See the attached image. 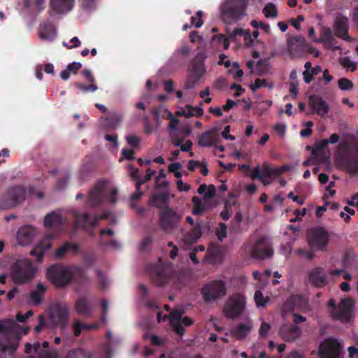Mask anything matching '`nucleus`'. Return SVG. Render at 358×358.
I'll return each mask as SVG.
<instances>
[{
    "label": "nucleus",
    "mask_w": 358,
    "mask_h": 358,
    "mask_svg": "<svg viewBox=\"0 0 358 358\" xmlns=\"http://www.w3.org/2000/svg\"><path fill=\"white\" fill-rule=\"evenodd\" d=\"M335 157L338 168L350 174L358 173V147L356 152H353L348 143L342 142L338 146Z\"/></svg>",
    "instance_id": "1"
},
{
    "label": "nucleus",
    "mask_w": 358,
    "mask_h": 358,
    "mask_svg": "<svg viewBox=\"0 0 358 358\" xmlns=\"http://www.w3.org/2000/svg\"><path fill=\"white\" fill-rule=\"evenodd\" d=\"M248 0H225L220 8L221 17L227 24H234L246 15Z\"/></svg>",
    "instance_id": "2"
},
{
    "label": "nucleus",
    "mask_w": 358,
    "mask_h": 358,
    "mask_svg": "<svg viewBox=\"0 0 358 358\" xmlns=\"http://www.w3.org/2000/svg\"><path fill=\"white\" fill-rule=\"evenodd\" d=\"M71 266L57 263L46 269L48 280L57 289H63L72 282Z\"/></svg>",
    "instance_id": "3"
},
{
    "label": "nucleus",
    "mask_w": 358,
    "mask_h": 358,
    "mask_svg": "<svg viewBox=\"0 0 358 358\" xmlns=\"http://www.w3.org/2000/svg\"><path fill=\"white\" fill-rule=\"evenodd\" d=\"M206 56L204 52H199L191 62L189 73L185 83L187 90L194 88L206 72L204 62Z\"/></svg>",
    "instance_id": "4"
},
{
    "label": "nucleus",
    "mask_w": 358,
    "mask_h": 358,
    "mask_svg": "<svg viewBox=\"0 0 358 358\" xmlns=\"http://www.w3.org/2000/svg\"><path fill=\"white\" fill-rule=\"evenodd\" d=\"M15 325V322L13 320L0 321V333L4 334L6 338L5 342L0 341V349L3 352L13 353L18 347L19 335L10 334Z\"/></svg>",
    "instance_id": "5"
},
{
    "label": "nucleus",
    "mask_w": 358,
    "mask_h": 358,
    "mask_svg": "<svg viewBox=\"0 0 358 358\" xmlns=\"http://www.w3.org/2000/svg\"><path fill=\"white\" fill-rule=\"evenodd\" d=\"M246 306L245 297L237 293L229 297L223 307V313L229 319H236L241 315Z\"/></svg>",
    "instance_id": "6"
},
{
    "label": "nucleus",
    "mask_w": 358,
    "mask_h": 358,
    "mask_svg": "<svg viewBox=\"0 0 358 358\" xmlns=\"http://www.w3.org/2000/svg\"><path fill=\"white\" fill-rule=\"evenodd\" d=\"M201 293L205 303L215 301L226 294V283L222 280H211L203 286Z\"/></svg>",
    "instance_id": "7"
},
{
    "label": "nucleus",
    "mask_w": 358,
    "mask_h": 358,
    "mask_svg": "<svg viewBox=\"0 0 358 358\" xmlns=\"http://www.w3.org/2000/svg\"><path fill=\"white\" fill-rule=\"evenodd\" d=\"M312 310L309 303V299L301 294H291L283 303L281 307L282 315L298 310L302 313H308Z\"/></svg>",
    "instance_id": "8"
},
{
    "label": "nucleus",
    "mask_w": 358,
    "mask_h": 358,
    "mask_svg": "<svg viewBox=\"0 0 358 358\" xmlns=\"http://www.w3.org/2000/svg\"><path fill=\"white\" fill-rule=\"evenodd\" d=\"M307 241L311 249L324 251L329 244V236L324 227H317L308 231Z\"/></svg>",
    "instance_id": "9"
},
{
    "label": "nucleus",
    "mask_w": 358,
    "mask_h": 358,
    "mask_svg": "<svg viewBox=\"0 0 358 358\" xmlns=\"http://www.w3.org/2000/svg\"><path fill=\"white\" fill-rule=\"evenodd\" d=\"M150 275L153 283L157 286H164L170 280L173 269L169 264L158 263L150 266Z\"/></svg>",
    "instance_id": "10"
},
{
    "label": "nucleus",
    "mask_w": 358,
    "mask_h": 358,
    "mask_svg": "<svg viewBox=\"0 0 358 358\" xmlns=\"http://www.w3.org/2000/svg\"><path fill=\"white\" fill-rule=\"evenodd\" d=\"M26 190L21 186L10 187L0 200V208L3 209L15 207L26 198Z\"/></svg>",
    "instance_id": "11"
},
{
    "label": "nucleus",
    "mask_w": 358,
    "mask_h": 358,
    "mask_svg": "<svg viewBox=\"0 0 358 358\" xmlns=\"http://www.w3.org/2000/svg\"><path fill=\"white\" fill-rule=\"evenodd\" d=\"M354 307L355 300L352 298H345L338 304V309L330 311V316L334 320L348 323L353 317Z\"/></svg>",
    "instance_id": "12"
},
{
    "label": "nucleus",
    "mask_w": 358,
    "mask_h": 358,
    "mask_svg": "<svg viewBox=\"0 0 358 358\" xmlns=\"http://www.w3.org/2000/svg\"><path fill=\"white\" fill-rule=\"evenodd\" d=\"M74 216L76 228H82L85 231H89L96 226L100 220H108L110 216V213L106 211L101 215H94L92 219L90 218V215L87 213L80 214L75 212Z\"/></svg>",
    "instance_id": "13"
},
{
    "label": "nucleus",
    "mask_w": 358,
    "mask_h": 358,
    "mask_svg": "<svg viewBox=\"0 0 358 358\" xmlns=\"http://www.w3.org/2000/svg\"><path fill=\"white\" fill-rule=\"evenodd\" d=\"M343 347L335 338L324 339L320 345L318 353L320 358H339Z\"/></svg>",
    "instance_id": "14"
},
{
    "label": "nucleus",
    "mask_w": 358,
    "mask_h": 358,
    "mask_svg": "<svg viewBox=\"0 0 358 358\" xmlns=\"http://www.w3.org/2000/svg\"><path fill=\"white\" fill-rule=\"evenodd\" d=\"M180 219L181 216L180 215L169 206H166L159 213V224L163 231H167L173 229Z\"/></svg>",
    "instance_id": "15"
},
{
    "label": "nucleus",
    "mask_w": 358,
    "mask_h": 358,
    "mask_svg": "<svg viewBox=\"0 0 358 358\" xmlns=\"http://www.w3.org/2000/svg\"><path fill=\"white\" fill-rule=\"evenodd\" d=\"M36 269L30 262L24 266H17L13 273V279L15 283L22 284L31 280L35 275Z\"/></svg>",
    "instance_id": "16"
},
{
    "label": "nucleus",
    "mask_w": 358,
    "mask_h": 358,
    "mask_svg": "<svg viewBox=\"0 0 358 358\" xmlns=\"http://www.w3.org/2000/svg\"><path fill=\"white\" fill-rule=\"evenodd\" d=\"M334 34L346 41H350L351 37L348 35L349 19L341 13H338L334 20Z\"/></svg>",
    "instance_id": "17"
},
{
    "label": "nucleus",
    "mask_w": 358,
    "mask_h": 358,
    "mask_svg": "<svg viewBox=\"0 0 358 358\" xmlns=\"http://www.w3.org/2000/svg\"><path fill=\"white\" fill-rule=\"evenodd\" d=\"M254 258L264 259L272 256L273 251L265 238H259L251 250Z\"/></svg>",
    "instance_id": "18"
},
{
    "label": "nucleus",
    "mask_w": 358,
    "mask_h": 358,
    "mask_svg": "<svg viewBox=\"0 0 358 358\" xmlns=\"http://www.w3.org/2000/svg\"><path fill=\"white\" fill-rule=\"evenodd\" d=\"M307 50L306 38L301 36L292 37L288 42V50L292 57H303Z\"/></svg>",
    "instance_id": "19"
},
{
    "label": "nucleus",
    "mask_w": 358,
    "mask_h": 358,
    "mask_svg": "<svg viewBox=\"0 0 358 358\" xmlns=\"http://www.w3.org/2000/svg\"><path fill=\"white\" fill-rule=\"evenodd\" d=\"M104 188L105 182L100 181L90 191L87 197V205L89 207L94 208L101 204L103 199Z\"/></svg>",
    "instance_id": "20"
},
{
    "label": "nucleus",
    "mask_w": 358,
    "mask_h": 358,
    "mask_svg": "<svg viewBox=\"0 0 358 358\" xmlns=\"http://www.w3.org/2000/svg\"><path fill=\"white\" fill-rule=\"evenodd\" d=\"M279 335L286 341H293L301 336V329L296 325L284 324L280 327Z\"/></svg>",
    "instance_id": "21"
},
{
    "label": "nucleus",
    "mask_w": 358,
    "mask_h": 358,
    "mask_svg": "<svg viewBox=\"0 0 358 358\" xmlns=\"http://www.w3.org/2000/svg\"><path fill=\"white\" fill-rule=\"evenodd\" d=\"M51 247V237H45L36 245L33 250L30 251V255L35 257L36 262H41L45 252L50 250Z\"/></svg>",
    "instance_id": "22"
},
{
    "label": "nucleus",
    "mask_w": 358,
    "mask_h": 358,
    "mask_svg": "<svg viewBox=\"0 0 358 358\" xmlns=\"http://www.w3.org/2000/svg\"><path fill=\"white\" fill-rule=\"evenodd\" d=\"M36 234V229L31 225L22 227L17 231V238L19 244L26 245L30 243Z\"/></svg>",
    "instance_id": "23"
},
{
    "label": "nucleus",
    "mask_w": 358,
    "mask_h": 358,
    "mask_svg": "<svg viewBox=\"0 0 358 358\" xmlns=\"http://www.w3.org/2000/svg\"><path fill=\"white\" fill-rule=\"evenodd\" d=\"M309 280L313 286L322 287L327 284V276L322 267H316L310 273Z\"/></svg>",
    "instance_id": "24"
},
{
    "label": "nucleus",
    "mask_w": 358,
    "mask_h": 358,
    "mask_svg": "<svg viewBox=\"0 0 358 358\" xmlns=\"http://www.w3.org/2000/svg\"><path fill=\"white\" fill-rule=\"evenodd\" d=\"M216 131V129H212L202 133L199 138L198 144L204 148L211 147L216 144L218 141Z\"/></svg>",
    "instance_id": "25"
},
{
    "label": "nucleus",
    "mask_w": 358,
    "mask_h": 358,
    "mask_svg": "<svg viewBox=\"0 0 358 358\" xmlns=\"http://www.w3.org/2000/svg\"><path fill=\"white\" fill-rule=\"evenodd\" d=\"M63 225L62 215L55 212L48 213L44 218V226L46 228L61 229Z\"/></svg>",
    "instance_id": "26"
},
{
    "label": "nucleus",
    "mask_w": 358,
    "mask_h": 358,
    "mask_svg": "<svg viewBox=\"0 0 358 358\" xmlns=\"http://www.w3.org/2000/svg\"><path fill=\"white\" fill-rule=\"evenodd\" d=\"M74 0H51L50 7L55 13L61 14L72 9Z\"/></svg>",
    "instance_id": "27"
},
{
    "label": "nucleus",
    "mask_w": 358,
    "mask_h": 358,
    "mask_svg": "<svg viewBox=\"0 0 358 358\" xmlns=\"http://www.w3.org/2000/svg\"><path fill=\"white\" fill-rule=\"evenodd\" d=\"M310 104L313 111L321 116H324L329 111L327 103L321 97L311 96L310 97Z\"/></svg>",
    "instance_id": "28"
},
{
    "label": "nucleus",
    "mask_w": 358,
    "mask_h": 358,
    "mask_svg": "<svg viewBox=\"0 0 358 358\" xmlns=\"http://www.w3.org/2000/svg\"><path fill=\"white\" fill-rule=\"evenodd\" d=\"M252 324L251 321H248L246 323H241L236 325L231 330L232 335L238 340L245 338L251 331Z\"/></svg>",
    "instance_id": "29"
},
{
    "label": "nucleus",
    "mask_w": 358,
    "mask_h": 358,
    "mask_svg": "<svg viewBox=\"0 0 358 358\" xmlns=\"http://www.w3.org/2000/svg\"><path fill=\"white\" fill-rule=\"evenodd\" d=\"M39 36L42 39L52 41L56 36V29L51 22H45L40 25Z\"/></svg>",
    "instance_id": "30"
},
{
    "label": "nucleus",
    "mask_w": 358,
    "mask_h": 358,
    "mask_svg": "<svg viewBox=\"0 0 358 358\" xmlns=\"http://www.w3.org/2000/svg\"><path fill=\"white\" fill-rule=\"evenodd\" d=\"M76 311L85 316H90L92 310V306L90 301L85 297L79 298L75 305Z\"/></svg>",
    "instance_id": "31"
},
{
    "label": "nucleus",
    "mask_w": 358,
    "mask_h": 358,
    "mask_svg": "<svg viewBox=\"0 0 358 358\" xmlns=\"http://www.w3.org/2000/svg\"><path fill=\"white\" fill-rule=\"evenodd\" d=\"M55 315L57 320V323L64 327L68 322L69 308L67 306H58L55 310Z\"/></svg>",
    "instance_id": "32"
},
{
    "label": "nucleus",
    "mask_w": 358,
    "mask_h": 358,
    "mask_svg": "<svg viewBox=\"0 0 358 358\" xmlns=\"http://www.w3.org/2000/svg\"><path fill=\"white\" fill-rule=\"evenodd\" d=\"M73 273L72 282L75 281L78 284H83L89 281L85 271L80 266H71Z\"/></svg>",
    "instance_id": "33"
},
{
    "label": "nucleus",
    "mask_w": 358,
    "mask_h": 358,
    "mask_svg": "<svg viewBox=\"0 0 358 358\" xmlns=\"http://www.w3.org/2000/svg\"><path fill=\"white\" fill-rule=\"evenodd\" d=\"M122 120L120 115L117 113H110L104 119L103 126L107 129H115L119 124Z\"/></svg>",
    "instance_id": "34"
},
{
    "label": "nucleus",
    "mask_w": 358,
    "mask_h": 358,
    "mask_svg": "<svg viewBox=\"0 0 358 358\" xmlns=\"http://www.w3.org/2000/svg\"><path fill=\"white\" fill-rule=\"evenodd\" d=\"M334 41L331 29L329 27H324L320 38L317 41L322 42L325 45H330Z\"/></svg>",
    "instance_id": "35"
},
{
    "label": "nucleus",
    "mask_w": 358,
    "mask_h": 358,
    "mask_svg": "<svg viewBox=\"0 0 358 358\" xmlns=\"http://www.w3.org/2000/svg\"><path fill=\"white\" fill-rule=\"evenodd\" d=\"M193 208L192 214L194 215H199L202 214L205 210V206L202 203L200 198L198 196H194L192 198Z\"/></svg>",
    "instance_id": "36"
},
{
    "label": "nucleus",
    "mask_w": 358,
    "mask_h": 358,
    "mask_svg": "<svg viewBox=\"0 0 358 358\" xmlns=\"http://www.w3.org/2000/svg\"><path fill=\"white\" fill-rule=\"evenodd\" d=\"M261 87H268V89H273L274 85L273 83H268L266 79L257 78L254 84L250 86V88L252 92H255L257 89Z\"/></svg>",
    "instance_id": "37"
},
{
    "label": "nucleus",
    "mask_w": 358,
    "mask_h": 358,
    "mask_svg": "<svg viewBox=\"0 0 358 358\" xmlns=\"http://www.w3.org/2000/svg\"><path fill=\"white\" fill-rule=\"evenodd\" d=\"M269 70V64L266 59L259 60L256 66V74L262 76L267 73Z\"/></svg>",
    "instance_id": "38"
},
{
    "label": "nucleus",
    "mask_w": 358,
    "mask_h": 358,
    "mask_svg": "<svg viewBox=\"0 0 358 358\" xmlns=\"http://www.w3.org/2000/svg\"><path fill=\"white\" fill-rule=\"evenodd\" d=\"M266 17H276L278 15V9L273 3H268L262 10Z\"/></svg>",
    "instance_id": "39"
},
{
    "label": "nucleus",
    "mask_w": 358,
    "mask_h": 358,
    "mask_svg": "<svg viewBox=\"0 0 358 358\" xmlns=\"http://www.w3.org/2000/svg\"><path fill=\"white\" fill-rule=\"evenodd\" d=\"M254 299L257 307H265L269 301V298L268 296L264 297L260 290L255 292Z\"/></svg>",
    "instance_id": "40"
},
{
    "label": "nucleus",
    "mask_w": 358,
    "mask_h": 358,
    "mask_svg": "<svg viewBox=\"0 0 358 358\" xmlns=\"http://www.w3.org/2000/svg\"><path fill=\"white\" fill-rule=\"evenodd\" d=\"M262 176L266 178H271L272 176H278L276 168H273L269 166L266 162H264L262 166Z\"/></svg>",
    "instance_id": "41"
},
{
    "label": "nucleus",
    "mask_w": 358,
    "mask_h": 358,
    "mask_svg": "<svg viewBox=\"0 0 358 358\" xmlns=\"http://www.w3.org/2000/svg\"><path fill=\"white\" fill-rule=\"evenodd\" d=\"M208 254L209 255L210 261L212 263H216L222 259V253L218 248H208Z\"/></svg>",
    "instance_id": "42"
},
{
    "label": "nucleus",
    "mask_w": 358,
    "mask_h": 358,
    "mask_svg": "<svg viewBox=\"0 0 358 358\" xmlns=\"http://www.w3.org/2000/svg\"><path fill=\"white\" fill-rule=\"evenodd\" d=\"M328 145L329 142H327V138L317 141L313 148L312 155L315 157L318 156L319 152L324 150Z\"/></svg>",
    "instance_id": "43"
},
{
    "label": "nucleus",
    "mask_w": 358,
    "mask_h": 358,
    "mask_svg": "<svg viewBox=\"0 0 358 358\" xmlns=\"http://www.w3.org/2000/svg\"><path fill=\"white\" fill-rule=\"evenodd\" d=\"M75 87L79 90H80L82 92L86 93V92H95L97 89H98V87L96 84H94V83H90V85H84L83 83H76L74 84Z\"/></svg>",
    "instance_id": "44"
},
{
    "label": "nucleus",
    "mask_w": 358,
    "mask_h": 358,
    "mask_svg": "<svg viewBox=\"0 0 358 358\" xmlns=\"http://www.w3.org/2000/svg\"><path fill=\"white\" fill-rule=\"evenodd\" d=\"M338 87L341 90H350L353 88V83L348 78H342L338 81Z\"/></svg>",
    "instance_id": "45"
},
{
    "label": "nucleus",
    "mask_w": 358,
    "mask_h": 358,
    "mask_svg": "<svg viewBox=\"0 0 358 358\" xmlns=\"http://www.w3.org/2000/svg\"><path fill=\"white\" fill-rule=\"evenodd\" d=\"M202 15H203V12L201 10L197 11L196 15L192 16L191 17L192 25H193L196 28L201 27L203 24V21L202 20Z\"/></svg>",
    "instance_id": "46"
},
{
    "label": "nucleus",
    "mask_w": 358,
    "mask_h": 358,
    "mask_svg": "<svg viewBox=\"0 0 358 358\" xmlns=\"http://www.w3.org/2000/svg\"><path fill=\"white\" fill-rule=\"evenodd\" d=\"M127 143L133 148H138L141 144V139L135 135H128L125 136Z\"/></svg>",
    "instance_id": "47"
},
{
    "label": "nucleus",
    "mask_w": 358,
    "mask_h": 358,
    "mask_svg": "<svg viewBox=\"0 0 358 358\" xmlns=\"http://www.w3.org/2000/svg\"><path fill=\"white\" fill-rule=\"evenodd\" d=\"M185 313V311L182 309H176L173 310L170 313V322H180L182 319V315Z\"/></svg>",
    "instance_id": "48"
},
{
    "label": "nucleus",
    "mask_w": 358,
    "mask_h": 358,
    "mask_svg": "<svg viewBox=\"0 0 358 358\" xmlns=\"http://www.w3.org/2000/svg\"><path fill=\"white\" fill-rule=\"evenodd\" d=\"M69 242L64 243L62 246L57 248L55 252V257L56 259H62L69 252Z\"/></svg>",
    "instance_id": "49"
},
{
    "label": "nucleus",
    "mask_w": 358,
    "mask_h": 358,
    "mask_svg": "<svg viewBox=\"0 0 358 358\" xmlns=\"http://www.w3.org/2000/svg\"><path fill=\"white\" fill-rule=\"evenodd\" d=\"M213 41H217L218 44L222 45L224 49H228L229 45V40L223 34H219L213 37Z\"/></svg>",
    "instance_id": "50"
},
{
    "label": "nucleus",
    "mask_w": 358,
    "mask_h": 358,
    "mask_svg": "<svg viewBox=\"0 0 358 358\" xmlns=\"http://www.w3.org/2000/svg\"><path fill=\"white\" fill-rule=\"evenodd\" d=\"M77 357L82 356L83 358H93L94 354L92 352L87 351L84 348H78L73 349Z\"/></svg>",
    "instance_id": "51"
},
{
    "label": "nucleus",
    "mask_w": 358,
    "mask_h": 358,
    "mask_svg": "<svg viewBox=\"0 0 358 358\" xmlns=\"http://www.w3.org/2000/svg\"><path fill=\"white\" fill-rule=\"evenodd\" d=\"M295 253L308 260H311L315 257V254L313 252L302 248H298Z\"/></svg>",
    "instance_id": "52"
},
{
    "label": "nucleus",
    "mask_w": 358,
    "mask_h": 358,
    "mask_svg": "<svg viewBox=\"0 0 358 358\" xmlns=\"http://www.w3.org/2000/svg\"><path fill=\"white\" fill-rule=\"evenodd\" d=\"M202 235L200 225H197L193 228L189 234V236L193 241H196Z\"/></svg>",
    "instance_id": "53"
},
{
    "label": "nucleus",
    "mask_w": 358,
    "mask_h": 358,
    "mask_svg": "<svg viewBox=\"0 0 358 358\" xmlns=\"http://www.w3.org/2000/svg\"><path fill=\"white\" fill-rule=\"evenodd\" d=\"M152 236H145V238H143V239L142 240V241L140 243L139 250L141 252L145 251L148 249V246L152 243Z\"/></svg>",
    "instance_id": "54"
},
{
    "label": "nucleus",
    "mask_w": 358,
    "mask_h": 358,
    "mask_svg": "<svg viewBox=\"0 0 358 358\" xmlns=\"http://www.w3.org/2000/svg\"><path fill=\"white\" fill-rule=\"evenodd\" d=\"M207 191L203 195V199L205 201L210 200L215 196V187L213 185H210L207 187Z\"/></svg>",
    "instance_id": "55"
},
{
    "label": "nucleus",
    "mask_w": 358,
    "mask_h": 358,
    "mask_svg": "<svg viewBox=\"0 0 358 358\" xmlns=\"http://www.w3.org/2000/svg\"><path fill=\"white\" fill-rule=\"evenodd\" d=\"M251 26L255 28H262L265 32L268 33L270 31V26L268 24L264 23L262 22H259L255 20L251 21Z\"/></svg>",
    "instance_id": "56"
},
{
    "label": "nucleus",
    "mask_w": 358,
    "mask_h": 358,
    "mask_svg": "<svg viewBox=\"0 0 358 358\" xmlns=\"http://www.w3.org/2000/svg\"><path fill=\"white\" fill-rule=\"evenodd\" d=\"M30 299L34 302L35 306H39L42 302V296L38 291H32L30 293Z\"/></svg>",
    "instance_id": "57"
},
{
    "label": "nucleus",
    "mask_w": 358,
    "mask_h": 358,
    "mask_svg": "<svg viewBox=\"0 0 358 358\" xmlns=\"http://www.w3.org/2000/svg\"><path fill=\"white\" fill-rule=\"evenodd\" d=\"M220 226V230L217 233V238L220 241H222L224 238L227 237V225L223 223L220 222L219 224Z\"/></svg>",
    "instance_id": "58"
},
{
    "label": "nucleus",
    "mask_w": 358,
    "mask_h": 358,
    "mask_svg": "<svg viewBox=\"0 0 358 358\" xmlns=\"http://www.w3.org/2000/svg\"><path fill=\"white\" fill-rule=\"evenodd\" d=\"M82 67V64L80 62H72L71 64H69L66 66V69L70 72H72L73 74H76L78 71L80 70Z\"/></svg>",
    "instance_id": "59"
},
{
    "label": "nucleus",
    "mask_w": 358,
    "mask_h": 358,
    "mask_svg": "<svg viewBox=\"0 0 358 358\" xmlns=\"http://www.w3.org/2000/svg\"><path fill=\"white\" fill-rule=\"evenodd\" d=\"M270 329H271V325L267 322H263L261 324V327H260V329L259 331V336L262 337L266 336Z\"/></svg>",
    "instance_id": "60"
},
{
    "label": "nucleus",
    "mask_w": 358,
    "mask_h": 358,
    "mask_svg": "<svg viewBox=\"0 0 358 358\" xmlns=\"http://www.w3.org/2000/svg\"><path fill=\"white\" fill-rule=\"evenodd\" d=\"M172 327H173V329L174 330V331L178 334V335H180V336H182L184 335L185 332V329H184V327L182 326V324L180 323V322H173V323H171Z\"/></svg>",
    "instance_id": "61"
},
{
    "label": "nucleus",
    "mask_w": 358,
    "mask_h": 358,
    "mask_svg": "<svg viewBox=\"0 0 358 358\" xmlns=\"http://www.w3.org/2000/svg\"><path fill=\"white\" fill-rule=\"evenodd\" d=\"M73 329L74 336L76 337H78L81 334V330H83V323L80 322L78 320H76L73 324Z\"/></svg>",
    "instance_id": "62"
},
{
    "label": "nucleus",
    "mask_w": 358,
    "mask_h": 358,
    "mask_svg": "<svg viewBox=\"0 0 358 358\" xmlns=\"http://www.w3.org/2000/svg\"><path fill=\"white\" fill-rule=\"evenodd\" d=\"M34 313L31 310L27 311L24 315L21 313H18L16 315V319L19 322H24L26 320L33 315Z\"/></svg>",
    "instance_id": "63"
},
{
    "label": "nucleus",
    "mask_w": 358,
    "mask_h": 358,
    "mask_svg": "<svg viewBox=\"0 0 358 358\" xmlns=\"http://www.w3.org/2000/svg\"><path fill=\"white\" fill-rule=\"evenodd\" d=\"M346 203L348 205L356 207L358 210V193L352 195L350 199H348Z\"/></svg>",
    "instance_id": "64"
}]
</instances>
